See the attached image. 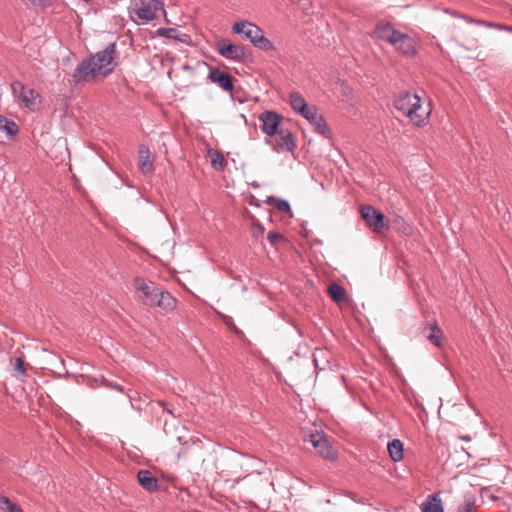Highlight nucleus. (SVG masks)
Wrapping results in <instances>:
<instances>
[{
    "mask_svg": "<svg viewBox=\"0 0 512 512\" xmlns=\"http://www.w3.org/2000/svg\"><path fill=\"white\" fill-rule=\"evenodd\" d=\"M394 107L417 126L424 125L430 114V111L422 108L421 98L410 91L400 93L394 102Z\"/></svg>",
    "mask_w": 512,
    "mask_h": 512,
    "instance_id": "obj_1",
    "label": "nucleus"
},
{
    "mask_svg": "<svg viewBox=\"0 0 512 512\" xmlns=\"http://www.w3.org/2000/svg\"><path fill=\"white\" fill-rule=\"evenodd\" d=\"M133 282L135 289L143 294L145 303L151 306L160 288L154 282H147L140 277H136Z\"/></svg>",
    "mask_w": 512,
    "mask_h": 512,
    "instance_id": "obj_13",
    "label": "nucleus"
},
{
    "mask_svg": "<svg viewBox=\"0 0 512 512\" xmlns=\"http://www.w3.org/2000/svg\"><path fill=\"white\" fill-rule=\"evenodd\" d=\"M461 439L464 441H470L471 438L470 436H462Z\"/></svg>",
    "mask_w": 512,
    "mask_h": 512,
    "instance_id": "obj_39",
    "label": "nucleus"
},
{
    "mask_svg": "<svg viewBox=\"0 0 512 512\" xmlns=\"http://www.w3.org/2000/svg\"><path fill=\"white\" fill-rule=\"evenodd\" d=\"M506 31L512 33V26H508V30H506Z\"/></svg>",
    "mask_w": 512,
    "mask_h": 512,
    "instance_id": "obj_40",
    "label": "nucleus"
},
{
    "mask_svg": "<svg viewBox=\"0 0 512 512\" xmlns=\"http://www.w3.org/2000/svg\"><path fill=\"white\" fill-rule=\"evenodd\" d=\"M284 239L283 235L276 231H269L267 234V240L271 245H276L278 242Z\"/></svg>",
    "mask_w": 512,
    "mask_h": 512,
    "instance_id": "obj_31",
    "label": "nucleus"
},
{
    "mask_svg": "<svg viewBox=\"0 0 512 512\" xmlns=\"http://www.w3.org/2000/svg\"><path fill=\"white\" fill-rule=\"evenodd\" d=\"M0 509L6 512H24L20 506L11 502L6 496L0 494Z\"/></svg>",
    "mask_w": 512,
    "mask_h": 512,
    "instance_id": "obj_27",
    "label": "nucleus"
},
{
    "mask_svg": "<svg viewBox=\"0 0 512 512\" xmlns=\"http://www.w3.org/2000/svg\"><path fill=\"white\" fill-rule=\"evenodd\" d=\"M276 134L277 144L282 150L292 152L296 148L294 136L289 129L280 128Z\"/></svg>",
    "mask_w": 512,
    "mask_h": 512,
    "instance_id": "obj_17",
    "label": "nucleus"
},
{
    "mask_svg": "<svg viewBox=\"0 0 512 512\" xmlns=\"http://www.w3.org/2000/svg\"><path fill=\"white\" fill-rule=\"evenodd\" d=\"M329 295L335 302H341L345 296V290L340 285L333 283L328 288Z\"/></svg>",
    "mask_w": 512,
    "mask_h": 512,
    "instance_id": "obj_26",
    "label": "nucleus"
},
{
    "mask_svg": "<svg viewBox=\"0 0 512 512\" xmlns=\"http://www.w3.org/2000/svg\"><path fill=\"white\" fill-rule=\"evenodd\" d=\"M416 40L407 33L399 31L396 37L391 41V45L400 53L413 56L416 54Z\"/></svg>",
    "mask_w": 512,
    "mask_h": 512,
    "instance_id": "obj_6",
    "label": "nucleus"
},
{
    "mask_svg": "<svg viewBox=\"0 0 512 512\" xmlns=\"http://www.w3.org/2000/svg\"><path fill=\"white\" fill-rule=\"evenodd\" d=\"M208 79L212 83H217L226 92L233 90V78L229 73L222 72L217 68H211L209 70Z\"/></svg>",
    "mask_w": 512,
    "mask_h": 512,
    "instance_id": "obj_15",
    "label": "nucleus"
},
{
    "mask_svg": "<svg viewBox=\"0 0 512 512\" xmlns=\"http://www.w3.org/2000/svg\"><path fill=\"white\" fill-rule=\"evenodd\" d=\"M116 55V44L111 43L107 45L104 50L89 56V58L93 60L96 73L99 76L105 77L112 73L117 66V62L115 61Z\"/></svg>",
    "mask_w": 512,
    "mask_h": 512,
    "instance_id": "obj_2",
    "label": "nucleus"
},
{
    "mask_svg": "<svg viewBox=\"0 0 512 512\" xmlns=\"http://www.w3.org/2000/svg\"><path fill=\"white\" fill-rule=\"evenodd\" d=\"M11 89L14 97L21 101L26 108L31 109L34 106L38 94L33 89L27 88L19 81L12 82Z\"/></svg>",
    "mask_w": 512,
    "mask_h": 512,
    "instance_id": "obj_9",
    "label": "nucleus"
},
{
    "mask_svg": "<svg viewBox=\"0 0 512 512\" xmlns=\"http://www.w3.org/2000/svg\"><path fill=\"white\" fill-rule=\"evenodd\" d=\"M138 154H139V167H140L141 171L144 174L152 173L154 170V167H153L152 161L150 160L149 149L146 146L142 145L139 147Z\"/></svg>",
    "mask_w": 512,
    "mask_h": 512,
    "instance_id": "obj_20",
    "label": "nucleus"
},
{
    "mask_svg": "<svg viewBox=\"0 0 512 512\" xmlns=\"http://www.w3.org/2000/svg\"><path fill=\"white\" fill-rule=\"evenodd\" d=\"M82 1H83V2H85V3H89V2H91L92 0H82Z\"/></svg>",
    "mask_w": 512,
    "mask_h": 512,
    "instance_id": "obj_43",
    "label": "nucleus"
},
{
    "mask_svg": "<svg viewBox=\"0 0 512 512\" xmlns=\"http://www.w3.org/2000/svg\"><path fill=\"white\" fill-rule=\"evenodd\" d=\"M391 459L395 462L403 459L404 447L403 443L399 439H393L388 443L387 446Z\"/></svg>",
    "mask_w": 512,
    "mask_h": 512,
    "instance_id": "obj_22",
    "label": "nucleus"
},
{
    "mask_svg": "<svg viewBox=\"0 0 512 512\" xmlns=\"http://www.w3.org/2000/svg\"><path fill=\"white\" fill-rule=\"evenodd\" d=\"M232 31L236 34L241 35L244 39L248 40L253 45L257 42V39L263 34L262 29L256 24L248 21H240L234 23Z\"/></svg>",
    "mask_w": 512,
    "mask_h": 512,
    "instance_id": "obj_5",
    "label": "nucleus"
},
{
    "mask_svg": "<svg viewBox=\"0 0 512 512\" xmlns=\"http://www.w3.org/2000/svg\"><path fill=\"white\" fill-rule=\"evenodd\" d=\"M0 129L5 131L9 136H14L18 133L17 124L13 120L5 117H0Z\"/></svg>",
    "mask_w": 512,
    "mask_h": 512,
    "instance_id": "obj_23",
    "label": "nucleus"
},
{
    "mask_svg": "<svg viewBox=\"0 0 512 512\" xmlns=\"http://www.w3.org/2000/svg\"><path fill=\"white\" fill-rule=\"evenodd\" d=\"M475 506V502L473 499L466 497L463 503L458 507L457 512H472V509Z\"/></svg>",
    "mask_w": 512,
    "mask_h": 512,
    "instance_id": "obj_29",
    "label": "nucleus"
},
{
    "mask_svg": "<svg viewBox=\"0 0 512 512\" xmlns=\"http://www.w3.org/2000/svg\"><path fill=\"white\" fill-rule=\"evenodd\" d=\"M255 47L262 51H275L276 47L274 44L264 36V33L257 39V42L254 44Z\"/></svg>",
    "mask_w": 512,
    "mask_h": 512,
    "instance_id": "obj_28",
    "label": "nucleus"
},
{
    "mask_svg": "<svg viewBox=\"0 0 512 512\" xmlns=\"http://www.w3.org/2000/svg\"><path fill=\"white\" fill-rule=\"evenodd\" d=\"M166 410H167L168 413L173 414L171 409L167 408Z\"/></svg>",
    "mask_w": 512,
    "mask_h": 512,
    "instance_id": "obj_42",
    "label": "nucleus"
},
{
    "mask_svg": "<svg viewBox=\"0 0 512 512\" xmlns=\"http://www.w3.org/2000/svg\"><path fill=\"white\" fill-rule=\"evenodd\" d=\"M309 442L313 445L321 457L324 459H334L333 449L324 434L318 432L311 433L309 435Z\"/></svg>",
    "mask_w": 512,
    "mask_h": 512,
    "instance_id": "obj_12",
    "label": "nucleus"
},
{
    "mask_svg": "<svg viewBox=\"0 0 512 512\" xmlns=\"http://www.w3.org/2000/svg\"><path fill=\"white\" fill-rule=\"evenodd\" d=\"M259 120L262 122V131L273 136L279 131L282 116L275 111H265L259 115Z\"/></svg>",
    "mask_w": 512,
    "mask_h": 512,
    "instance_id": "obj_11",
    "label": "nucleus"
},
{
    "mask_svg": "<svg viewBox=\"0 0 512 512\" xmlns=\"http://www.w3.org/2000/svg\"><path fill=\"white\" fill-rule=\"evenodd\" d=\"M289 103L296 114L303 115L311 108L299 92L289 93Z\"/></svg>",
    "mask_w": 512,
    "mask_h": 512,
    "instance_id": "obj_18",
    "label": "nucleus"
},
{
    "mask_svg": "<svg viewBox=\"0 0 512 512\" xmlns=\"http://www.w3.org/2000/svg\"><path fill=\"white\" fill-rule=\"evenodd\" d=\"M423 512H444L441 500L431 496L430 501L423 503Z\"/></svg>",
    "mask_w": 512,
    "mask_h": 512,
    "instance_id": "obj_24",
    "label": "nucleus"
},
{
    "mask_svg": "<svg viewBox=\"0 0 512 512\" xmlns=\"http://www.w3.org/2000/svg\"><path fill=\"white\" fill-rule=\"evenodd\" d=\"M158 11L164 12L163 2L161 0H139L136 15L141 20L148 22L156 18Z\"/></svg>",
    "mask_w": 512,
    "mask_h": 512,
    "instance_id": "obj_4",
    "label": "nucleus"
},
{
    "mask_svg": "<svg viewBox=\"0 0 512 512\" xmlns=\"http://www.w3.org/2000/svg\"><path fill=\"white\" fill-rule=\"evenodd\" d=\"M103 385H105L106 387H109V388H112V389H115L121 393H124L125 392V389L123 386L119 385V384H116V383H113L109 380H103Z\"/></svg>",
    "mask_w": 512,
    "mask_h": 512,
    "instance_id": "obj_35",
    "label": "nucleus"
},
{
    "mask_svg": "<svg viewBox=\"0 0 512 512\" xmlns=\"http://www.w3.org/2000/svg\"><path fill=\"white\" fill-rule=\"evenodd\" d=\"M462 18L469 24H476L477 25V22H486L485 20H480V19H474L470 16H466V15H463Z\"/></svg>",
    "mask_w": 512,
    "mask_h": 512,
    "instance_id": "obj_38",
    "label": "nucleus"
},
{
    "mask_svg": "<svg viewBox=\"0 0 512 512\" xmlns=\"http://www.w3.org/2000/svg\"><path fill=\"white\" fill-rule=\"evenodd\" d=\"M302 117L305 118L314 127L318 134L326 138L331 137V131L324 117L318 113L317 107L311 106L308 112L304 113Z\"/></svg>",
    "mask_w": 512,
    "mask_h": 512,
    "instance_id": "obj_7",
    "label": "nucleus"
},
{
    "mask_svg": "<svg viewBox=\"0 0 512 512\" xmlns=\"http://www.w3.org/2000/svg\"><path fill=\"white\" fill-rule=\"evenodd\" d=\"M137 396H138V393H137L136 391H133V390H128V391H127V397H128L129 402H130V404H131V407H132L133 409L140 410V408H139V407H136V406L134 405V401L136 400Z\"/></svg>",
    "mask_w": 512,
    "mask_h": 512,
    "instance_id": "obj_36",
    "label": "nucleus"
},
{
    "mask_svg": "<svg viewBox=\"0 0 512 512\" xmlns=\"http://www.w3.org/2000/svg\"><path fill=\"white\" fill-rule=\"evenodd\" d=\"M276 208L278 211L283 213L291 212L290 204L287 200L284 199H278L276 202Z\"/></svg>",
    "mask_w": 512,
    "mask_h": 512,
    "instance_id": "obj_33",
    "label": "nucleus"
},
{
    "mask_svg": "<svg viewBox=\"0 0 512 512\" xmlns=\"http://www.w3.org/2000/svg\"><path fill=\"white\" fill-rule=\"evenodd\" d=\"M424 334L426 338L433 343L435 346H441L442 331L440 330L436 322L429 323L424 328Z\"/></svg>",
    "mask_w": 512,
    "mask_h": 512,
    "instance_id": "obj_21",
    "label": "nucleus"
},
{
    "mask_svg": "<svg viewBox=\"0 0 512 512\" xmlns=\"http://www.w3.org/2000/svg\"><path fill=\"white\" fill-rule=\"evenodd\" d=\"M15 369L19 371L20 373L24 374V368H23V360L21 358H17L15 361Z\"/></svg>",
    "mask_w": 512,
    "mask_h": 512,
    "instance_id": "obj_37",
    "label": "nucleus"
},
{
    "mask_svg": "<svg viewBox=\"0 0 512 512\" xmlns=\"http://www.w3.org/2000/svg\"><path fill=\"white\" fill-rule=\"evenodd\" d=\"M166 410H167L168 413L173 414L171 409L167 408Z\"/></svg>",
    "mask_w": 512,
    "mask_h": 512,
    "instance_id": "obj_41",
    "label": "nucleus"
},
{
    "mask_svg": "<svg viewBox=\"0 0 512 512\" xmlns=\"http://www.w3.org/2000/svg\"><path fill=\"white\" fill-rule=\"evenodd\" d=\"M217 50L223 58L228 60L241 61L245 57V49L242 46L235 45L226 39L217 43Z\"/></svg>",
    "mask_w": 512,
    "mask_h": 512,
    "instance_id": "obj_8",
    "label": "nucleus"
},
{
    "mask_svg": "<svg viewBox=\"0 0 512 512\" xmlns=\"http://www.w3.org/2000/svg\"><path fill=\"white\" fill-rule=\"evenodd\" d=\"M477 25L483 26V27H487V28H493V29H496V30H499V31H506V30H508V25H504V24L496 23V22H489V21L477 22Z\"/></svg>",
    "mask_w": 512,
    "mask_h": 512,
    "instance_id": "obj_30",
    "label": "nucleus"
},
{
    "mask_svg": "<svg viewBox=\"0 0 512 512\" xmlns=\"http://www.w3.org/2000/svg\"><path fill=\"white\" fill-rule=\"evenodd\" d=\"M177 30L176 29H173V28H161L158 30V34L160 36H163V37H166V38H171V39H175L177 38Z\"/></svg>",
    "mask_w": 512,
    "mask_h": 512,
    "instance_id": "obj_32",
    "label": "nucleus"
},
{
    "mask_svg": "<svg viewBox=\"0 0 512 512\" xmlns=\"http://www.w3.org/2000/svg\"><path fill=\"white\" fill-rule=\"evenodd\" d=\"M399 30L387 21H379L374 29V36L380 40L391 44Z\"/></svg>",
    "mask_w": 512,
    "mask_h": 512,
    "instance_id": "obj_14",
    "label": "nucleus"
},
{
    "mask_svg": "<svg viewBox=\"0 0 512 512\" xmlns=\"http://www.w3.org/2000/svg\"><path fill=\"white\" fill-rule=\"evenodd\" d=\"M93 60L89 57L84 59L74 70L72 74L73 82L75 84L87 82L96 76H99L93 66Z\"/></svg>",
    "mask_w": 512,
    "mask_h": 512,
    "instance_id": "obj_10",
    "label": "nucleus"
},
{
    "mask_svg": "<svg viewBox=\"0 0 512 512\" xmlns=\"http://www.w3.org/2000/svg\"><path fill=\"white\" fill-rule=\"evenodd\" d=\"M139 484L147 491L152 492L158 489V480L148 470H140L137 473Z\"/></svg>",
    "mask_w": 512,
    "mask_h": 512,
    "instance_id": "obj_19",
    "label": "nucleus"
},
{
    "mask_svg": "<svg viewBox=\"0 0 512 512\" xmlns=\"http://www.w3.org/2000/svg\"><path fill=\"white\" fill-rule=\"evenodd\" d=\"M225 325L231 330V331H234V332H238V329L236 328L234 322H233V319L230 317V316H227V315H221Z\"/></svg>",
    "mask_w": 512,
    "mask_h": 512,
    "instance_id": "obj_34",
    "label": "nucleus"
},
{
    "mask_svg": "<svg viewBox=\"0 0 512 512\" xmlns=\"http://www.w3.org/2000/svg\"><path fill=\"white\" fill-rule=\"evenodd\" d=\"M151 306H157L165 311H172L177 306V300L167 291L161 288Z\"/></svg>",
    "mask_w": 512,
    "mask_h": 512,
    "instance_id": "obj_16",
    "label": "nucleus"
},
{
    "mask_svg": "<svg viewBox=\"0 0 512 512\" xmlns=\"http://www.w3.org/2000/svg\"><path fill=\"white\" fill-rule=\"evenodd\" d=\"M211 165L215 170H222L225 164L224 156L217 150H210Z\"/></svg>",
    "mask_w": 512,
    "mask_h": 512,
    "instance_id": "obj_25",
    "label": "nucleus"
},
{
    "mask_svg": "<svg viewBox=\"0 0 512 512\" xmlns=\"http://www.w3.org/2000/svg\"><path fill=\"white\" fill-rule=\"evenodd\" d=\"M360 213L366 224L373 231L380 232L384 228H388V224L385 221V215L377 211L374 207L370 205L363 206Z\"/></svg>",
    "mask_w": 512,
    "mask_h": 512,
    "instance_id": "obj_3",
    "label": "nucleus"
},
{
    "mask_svg": "<svg viewBox=\"0 0 512 512\" xmlns=\"http://www.w3.org/2000/svg\"><path fill=\"white\" fill-rule=\"evenodd\" d=\"M314 362H315V366L318 367V363H317L316 359H314Z\"/></svg>",
    "mask_w": 512,
    "mask_h": 512,
    "instance_id": "obj_44",
    "label": "nucleus"
}]
</instances>
